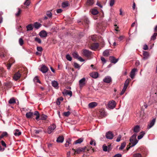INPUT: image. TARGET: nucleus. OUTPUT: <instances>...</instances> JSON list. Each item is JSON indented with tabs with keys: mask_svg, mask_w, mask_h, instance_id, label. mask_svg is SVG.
Listing matches in <instances>:
<instances>
[{
	"mask_svg": "<svg viewBox=\"0 0 157 157\" xmlns=\"http://www.w3.org/2000/svg\"><path fill=\"white\" fill-rule=\"evenodd\" d=\"M21 72L19 71L17 72L14 75L13 78L16 81L19 79L21 77Z\"/></svg>",
	"mask_w": 157,
	"mask_h": 157,
	"instance_id": "6",
	"label": "nucleus"
},
{
	"mask_svg": "<svg viewBox=\"0 0 157 157\" xmlns=\"http://www.w3.org/2000/svg\"><path fill=\"white\" fill-rule=\"evenodd\" d=\"M48 67L45 65H43L41 68L40 71L43 73H45L48 71Z\"/></svg>",
	"mask_w": 157,
	"mask_h": 157,
	"instance_id": "22",
	"label": "nucleus"
},
{
	"mask_svg": "<svg viewBox=\"0 0 157 157\" xmlns=\"http://www.w3.org/2000/svg\"><path fill=\"white\" fill-rule=\"evenodd\" d=\"M140 127L139 125L135 126L133 128V131L136 133H137L140 131Z\"/></svg>",
	"mask_w": 157,
	"mask_h": 157,
	"instance_id": "30",
	"label": "nucleus"
},
{
	"mask_svg": "<svg viewBox=\"0 0 157 157\" xmlns=\"http://www.w3.org/2000/svg\"><path fill=\"white\" fill-rule=\"evenodd\" d=\"M56 128V125L55 124H53L49 126L48 129V133L50 134L53 132V130Z\"/></svg>",
	"mask_w": 157,
	"mask_h": 157,
	"instance_id": "5",
	"label": "nucleus"
},
{
	"mask_svg": "<svg viewBox=\"0 0 157 157\" xmlns=\"http://www.w3.org/2000/svg\"><path fill=\"white\" fill-rule=\"evenodd\" d=\"M17 12L15 14V16L16 17H20L22 12V10L19 8H17Z\"/></svg>",
	"mask_w": 157,
	"mask_h": 157,
	"instance_id": "29",
	"label": "nucleus"
},
{
	"mask_svg": "<svg viewBox=\"0 0 157 157\" xmlns=\"http://www.w3.org/2000/svg\"><path fill=\"white\" fill-rule=\"evenodd\" d=\"M6 86L8 88H10L12 86V83L11 82H8L6 83Z\"/></svg>",
	"mask_w": 157,
	"mask_h": 157,
	"instance_id": "50",
	"label": "nucleus"
},
{
	"mask_svg": "<svg viewBox=\"0 0 157 157\" xmlns=\"http://www.w3.org/2000/svg\"><path fill=\"white\" fill-rule=\"evenodd\" d=\"M29 0H26L25 2H24V4L28 6L30 4V2L29 1Z\"/></svg>",
	"mask_w": 157,
	"mask_h": 157,
	"instance_id": "59",
	"label": "nucleus"
},
{
	"mask_svg": "<svg viewBox=\"0 0 157 157\" xmlns=\"http://www.w3.org/2000/svg\"><path fill=\"white\" fill-rule=\"evenodd\" d=\"M82 24H84L87 25L89 23V21L88 19L86 17H84V18L82 19Z\"/></svg>",
	"mask_w": 157,
	"mask_h": 157,
	"instance_id": "26",
	"label": "nucleus"
},
{
	"mask_svg": "<svg viewBox=\"0 0 157 157\" xmlns=\"http://www.w3.org/2000/svg\"><path fill=\"white\" fill-rule=\"evenodd\" d=\"M137 71V69L136 68L133 69L131 71L130 74V77L133 79L135 77V73Z\"/></svg>",
	"mask_w": 157,
	"mask_h": 157,
	"instance_id": "14",
	"label": "nucleus"
},
{
	"mask_svg": "<svg viewBox=\"0 0 157 157\" xmlns=\"http://www.w3.org/2000/svg\"><path fill=\"white\" fill-rule=\"evenodd\" d=\"M1 143L2 145L3 146L5 147H6V144L4 141L2 140L1 141Z\"/></svg>",
	"mask_w": 157,
	"mask_h": 157,
	"instance_id": "58",
	"label": "nucleus"
},
{
	"mask_svg": "<svg viewBox=\"0 0 157 157\" xmlns=\"http://www.w3.org/2000/svg\"><path fill=\"white\" fill-rule=\"evenodd\" d=\"M35 40L39 44H40L41 42V40L37 37H36L35 38Z\"/></svg>",
	"mask_w": 157,
	"mask_h": 157,
	"instance_id": "53",
	"label": "nucleus"
},
{
	"mask_svg": "<svg viewBox=\"0 0 157 157\" xmlns=\"http://www.w3.org/2000/svg\"><path fill=\"white\" fill-rule=\"evenodd\" d=\"M105 136L107 139L112 140L113 139L114 136L113 133L109 131L106 133Z\"/></svg>",
	"mask_w": 157,
	"mask_h": 157,
	"instance_id": "7",
	"label": "nucleus"
},
{
	"mask_svg": "<svg viewBox=\"0 0 157 157\" xmlns=\"http://www.w3.org/2000/svg\"><path fill=\"white\" fill-rule=\"evenodd\" d=\"M91 54V52L89 50H84L83 51V55L86 57L89 58L90 57Z\"/></svg>",
	"mask_w": 157,
	"mask_h": 157,
	"instance_id": "11",
	"label": "nucleus"
},
{
	"mask_svg": "<svg viewBox=\"0 0 157 157\" xmlns=\"http://www.w3.org/2000/svg\"><path fill=\"white\" fill-rule=\"evenodd\" d=\"M155 121V119H153L152 121H151L150 123L148 124L147 127V128L149 129L151 128L154 124Z\"/></svg>",
	"mask_w": 157,
	"mask_h": 157,
	"instance_id": "15",
	"label": "nucleus"
},
{
	"mask_svg": "<svg viewBox=\"0 0 157 157\" xmlns=\"http://www.w3.org/2000/svg\"><path fill=\"white\" fill-rule=\"evenodd\" d=\"M33 25L35 28L36 29H38L42 25L40 23L37 22H36L34 23Z\"/></svg>",
	"mask_w": 157,
	"mask_h": 157,
	"instance_id": "25",
	"label": "nucleus"
},
{
	"mask_svg": "<svg viewBox=\"0 0 157 157\" xmlns=\"http://www.w3.org/2000/svg\"><path fill=\"white\" fill-rule=\"evenodd\" d=\"M66 58L69 61H71L72 60V58L69 55H67L66 56Z\"/></svg>",
	"mask_w": 157,
	"mask_h": 157,
	"instance_id": "52",
	"label": "nucleus"
},
{
	"mask_svg": "<svg viewBox=\"0 0 157 157\" xmlns=\"http://www.w3.org/2000/svg\"><path fill=\"white\" fill-rule=\"evenodd\" d=\"M157 35V33H155L153 35L151 36V40H154L156 39V36Z\"/></svg>",
	"mask_w": 157,
	"mask_h": 157,
	"instance_id": "51",
	"label": "nucleus"
},
{
	"mask_svg": "<svg viewBox=\"0 0 157 157\" xmlns=\"http://www.w3.org/2000/svg\"><path fill=\"white\" fill-rule=\"evenodd\" d=\"M70 114V113L69 111L64 112L63 113V115L66 117H68Z\"/></svg>",
	"mask_w": 157,
	"mask_h": 157,
	"instance_id": "45",
	"label": "nucleus"
},
{
	"mask_svg": "<svg viewBox=\"0 0 157 157\" xmlns=\"http://www.w3.org/2000/svg\"><path fill=\"white\" fill-rule=\"evenodd\" d=\"M86 79L83 78L79 81V85L80 88L82 87L85 85Z\"/></svg>",
	"mask_w": 157,
	"mask_h": 157,
	"instance_id": "13",
	"label": "nucleus"
},
{
	"mask_svg": "<svg viewBox=\"0 0 157 157\" xmlns=\"http://www.w3.org/2000/svg\"><path fill=\"white\" fill-rule=\"evenodd\" d=\"M101 60L102 62L103 63H105L106 62V61L104 58L103 57H101Z\"/></svg>",
	"mask_w": 157,
	"mask_h": 157,
	"instance_id": "63",
	"label": "nucleus"
},
{
	"mask_svg": "<svg viewBox=\"0 0 157 157\" xmlns=\"http://www.w3.org/2000/svg\"><path fill=\"white\" fill-rule=\"evenodd\" d=\"M100 17H104V13L103 10H99V16Z\"/></svg>",
	"mask_w": 157,
	"mask_h": 157,
	"instance_id": "38",
	"label": "nucleus"
},
{
	"mask_svg": "<svg viewBox=\"0 0 157 157\" xmlns=\"http://www.w3.org/2000/svg\"><path fill=\"white\" fill-rule=\"evenodd\" d=\"M115 2V0H110L109 5L110 6H113Z\"/></svg>",
	"mask_w": 157,
	"mask_h": 157,
	"instance_id": "48",
	"label": "nucleus"
},
{
	"mask_svg": "<svg viewBox=\"0 0 157 157\" xmlns=\"http://www.w3.org/2000/svg\"><path fill=\"white\" fill-rule=\"evenodd\" d=\"M98 105V103L96 102H91L90 103L88 104L89 107L90 108L92 109L96 106Z\"/></svg>",
	"mask_w": 157,
	"mask_h": 157,
	"instance_id": "19",
	"label": "nucleus"
},
{
	"mask_svg": "<svg viewBox=\"0 0 157 157\" xmlns=\"http://www.w3.org/2000/svg\"><path fill=\"white\" fill-rule=\"evenodd\" d=\"M34 80L35 81H36L37 82L40 83V82L38 79V77L37 76L35 77L34 79Z\"/></svg>",
	"mask_w": 157,
	"mask_h": 157,
	"instance_id": "54",
	"label": "nucleus"
},
{
	"mask_svg": "<svg viewBox=\"0 0 157 157\" xmlns=\"http://www.w3.org/2000/svg\"><path fill=\"white\" fill-rule=\"evenodd\" d=\"M107 115V113L105 112L104 109H101L99 111V118H102L105 117Z\"/></svg>",
	"mask_w": 157,
	"mask_h": 157,
	"instance_id": "3",
	"label": "nucleus"
},
{
	"mask_svg": "<svg viewBox=\"0 0 157 157\" xmlns=\"http://www.w3.org/2000/svg\"><path fill=\"white\" fill-rule=\"evenodd\" d=\"M145 134V132L142 131L140 133V134L137 137V138L139 140L141 139L144 136V135Z\"/></svg>",
	"mask_w": 157,
	"mask_h": 157,
	"instance_id": "35",
	"label": "nucleus"
},
{
	"mask_svg": "<svg viewBox=\"0 0 157 157\" xmlns=\"http://www.w3.org/2000/svg\"><path fill=\"white\" fill-rule=\"evenodd\" d=\"M141 155L139 153L134 154L133 155V157H141Z\"/></svg>",
	"mask_w": 157,
	"mask_h": 157,
	"instance_id": "47",
	"label": "nucleus"
},
{
	"mask_svg": "<svg viewBox=\"0 0 157 157\" xmlns=\"http://www.w3.org/2000/svg\"><path fill=\"white\" fill-rule=\"evenodd\" d=\"M64 138L62 136H59L58 137L56 141L58 143H62L64 140Z\"/></svg>",
	"mask_w": 157,
	"mask_h": 157,
	"instance_id": "24",
	"label": "nucleus"
},
{
	"mask_svg": "<svg viewBox=\"0 0 157 157\" xmlns=\"http://www.w3.org/2000/svg\"><path fill=\"white\" fill-rule=\"evenodd\" d=\"M136 134H134L130 138V141L131 143L130 144V147H133L138 142V141L136 139Z\"/></svg>",
	"mask_w": 157,
	"mask_h": 157,
	"instance_id": "2",
	"label": "nucleus"
},
{
	"mask_svg": "<svg viewBox=\"0 0 157 157\" xmlns=\"http://www.w3.org/2000/svg\"><path fill=\"white\" fill-rule=\"evenodd\" d=\"M47 116L44 114H42L40 115V119L41 120H45L47 119Z\"/></svg>",
	"mask_w": 157,
	"mask_h": 157,
	"instance_id": "42",
	"label": "nucleus"
},
{
	"mask_svg": "<svg viewBox=\"0 0 157 157\" xmlns=\"http://www.w3.org/2000/svg\"><path fill=\"white\" fill-rule=\"evenodd\" d=\"M103 55L105 56H108L109 55V50H106L103 53Z\"/></svg>",
	"mask_w": 157,
	"mask_h": 157,
	"instance_id": "39",
	"label": "nucleus"
},
{
	"mask_svg": "<svg viewBox=\"0 0 157 157\" xmlns=\"http://www.w3.org/2000/svg\"><path fill=\"white\" fill-rule=\"evenodd\" d=\"M103 81L105 82L109 83L112 81V79L110 77L107 76L104 79Z\"/></svg>",
	"mask_w": 157,
	"mask_h": 157,
	"instance_id": "17",
	"label": "nucleus"
},
{
	"mask_svg": "<svg viewBox=\"0 0 157 157\" xmlns=\"http://www.w3.org/2000/svg\"><path fill=\"white\" fill-rule=\"evenodd\" d=\"M74 67L75 68H79L80 67L79 65L76 63H74Z\"/></svg>",
	"mask_w": 157,
	"mask_h": 157,
	"instance_id": "62",
	"label": "nucleus"
},
{
	"mask_svg": "<svg viewBox=\"0 0 157 157\" xmlns=\"http://www.w3.org/2000/svg\"><path fill=\"white\" fill-rule=\"evenodd\" d=\"M83 141V139L82 138H80L77 140L75 141L74 143L75 144H80Z\"/></svg>",
	"mask_w": 157,
	"mask_h": 157,
	"instance_id": "37",
	"label": "nucleus"
},
{
	"mask_svg": "<svg viewBox=\"0 0 157 157\" xmlns=\"http://www.w3.org/2000/svg\"><path fill=\"white\" fill-rule=\"evenodd\" d=\"M37 49L39 52H41L43 51V48L41 47H37Z\"/></svg>",
	"mask_w": 157,
	"mask_h": 157,
	"instance_id": "60",
	"label": "nucleus"
},
{
	"mask_svg": "<svg viewBox=\"0 0 157 157\" xmlns=\"http://www.w3.org/2000/svg\"><path fill=\"white\" fill-rule=\"evenodd\" d=\"M47 15L49 17H51L52 16V13L50 11H48L47 12Z\"/></svg>",
	"mask_w": 157,
	"mask_h": 157,
	"instance_id": "56",
	"label": "nucleus"
},
{
	"mask_svg": "<svg viewBox=\"0 0 157 157\" xmlns=\"http://www.w3.org/2000/svg\"><path fill=\"white\" fill-rule=\"evenodd\" d=\"M90 75L91 77L96 78L98 77V72H93L90 73Z\"/></svg>",
	"mask_w": 157,
	"mask_h": 157,
	"instance_id": "18",
	"label": "nucleus"
},
{
	"mask_svg": "<svg viewBox=\"0 0 157 157\" xmlns=\"http://www.w3.org/2000/svg\"><path fill=\"white\" fill-rule=\"evenodd\" d=\"M86 147H79L75 150V154H80L81 152L84 151L86 149Z\"/></svg>",
	"mask_w": 157,
	"mask_h": 157,
	"instance_id": "8",
	"label": "nucleus"
},
{
	"mask_svg": "<svg viewBox=\"0 0 157 157\" xmlns=\"http://www.w3.org/2000/svg\"><path fill=\"white\" fill-rule=\"evenodd\" d=\"M116 105L115 101L113 100H112L109 101L108 104V107L110 109H112L114 108Z\"/></svg>",
	"mask_w": 157,
	"mask_h": 157,
	"instance_id": "4",
	"label": "nucleus"
},
{
	"mask_svg": "<svg viewBox=\"0 0 157 157\" xmlns=\"http://www.w3.org/2000/svg\"><path fill=\"white\" fill-rule=\"evenodd\" d=\"M68 5V3L67 2H62V6L63 8H65Z\"/></svg>",
	"mask_w": 157,
	"mask_h": 157,
	"instance_id": "41",
	"label": "nucleus"
},
{
	"mask_svg": "<svg viewBox=\"0 0 157 157\" xmlns=\"http://www.w3.org/2000/svg\"><path fill=\"white\" fill-rule=\"evenodd\" d=\"M62 93L63 95L65 96L69 95L70 97H71L72 96V92L71 90H65Z\"/></svg>",
	"mask_w": 157,
	"mask_h": 157,
	"instance_id": "16",
	"label": "nucleus"
},
{
	"mask_svg": "<svg viewBox=\"0 0 157 157\" xmlns=\"http://www.w3.org/2000/svg\"><path fill=\"white\" fill-rule=\"evenodd\" d=\"M21 132L19 131V130L18 129H16L15 131L14 135L15 136H19L21 134Z\"/></svg>",
	"mask_w": 157,
	"mask_h": 157,
	"instance_id": "34",
	"label": "nucleus"
},
{
	"mask_svg": "<svg viewBox=\"0 0 157 157\" xmlns=\"http://www.w3.org/2000/svg\"><path fill=\"white\" fill-rule=\"evenodd\" d=\"M110 62L113 63H116L118 61V59H116L114 57L111 56L109 57Z\"/></svg>",
	"mask_w": 157,
	"mask_h": 157,
	"instance_id": "21",
	"label": "nucleus"
},
{
	"mask_svg": "<svg viewBox=\"0 0 157 157\" xmlns=\"http://www.w3.org/2000/svg\"><path fill=\"white\" fill-rule=\"evenodd\" d=\"M91 13L93 15H97L98 14V11L97 9L94 8L92 10Z\"/></svg>",
	"mask_w": 157,
	"mask_h": 157,
	"instance_id": "33",
	"label": "nucleus"
},
{
	"mask_svg": "<svg viewBox=\"0 0 157 157\" xmlns=\"http://www.w3.org/2000/svg\"><path fill=\"white\" fill-rule=\"evenodd\" d=\"M105 45L104 42V41H102L100 43V44H99V47H100L102 48Z\"/></svg>",
	"mask_w": 157,
	"mask_h": 157,
	"instance_id": "55",
	"label": "nucleus"
},
{
	"mask_svg": "<svg viewBox=\"0 0 157 157\" xmlns=\"http://www.w3.org/2000/svg\"><path fill=\"white\" fill-rule=\"evenodd\" d=\"M19 42L20 45L22 46L24 44V41L21 38H20L19 39Z\"/></svg>",
	"mask_w": 157,
	"mask_h": 157,
	"instance_id": "49",
	"label": "nucleus"
},
{
	"mask_svg": "<svg viewBox=\"0 0 157 157\" xmlns=\"http://www.w3.org/2000/svg\"><path fill=\"white\" fill-rule=\"evenodd\" d=\"M7 51L4 49H0V56L1 57H5Z\"/></svg>",
	"mask_w": 157,
	"mask_h": 157,
	"instance_id": "12",
	"label": "nucleus"
},
{
	"mask_svg": "<svg viewBox=\"0 0 157 157\" xmlns=\"http://www.w3.org/2000/svg\"><path fill=\"white\" fill-rule=\"evenodd\" d=\"M26 28L27 31L32 30L33 29V27L32 24H30L26 26Z\"/></svg>",
	"mask_w": 157,
	"mask_h": 157,
	"instance_id": "32",
	"label": "nucleus"
},
{
	"mask_svg": "<svg viewBox=\"0 0 157 157\" xmlns=\"http://www.w3.org/2000/svg\"><path fill=\"white\" fill-rule=\"evenodd\" d=\"M5 75V72L3 68L0 67V76H3Z\"/></svg>",
	"mask_w": 157,
	"mask_h": 157,
	"instance_id": "27",
	"label": "nucleus"
},
{
	"mask_svg": "<svg viewBox=\"0 0 157 157\" xmlns=\"http://www.w3.org/2000/svg\"><path fill=\"white\" fill-rule=\"evenodd\" d=\"M143 55L144 56L143 59L145 60L148 58L149 54V53L145 51H143Z\"/></svg>",
	"mask_w": 157,
	"mask_h": 157,
	"instance_id": "23",
	"label": "nucleus"
},
{
	"mask_svg": "<svg viewBox=\"0 0 157 157\" xmlns=\"http://www.w3.org/2000/svg\"><path fill=\"white\" fill-rule=\"evenodd\" d=\"M42 130L41 129H38V130H34V132L35 134H37L39 133L42 132Z\"/></svg>",
	"mask_w": 157,
	"mask_h": 157,
	"instance_id": "46",
	"label": "nucleus"
},
{
	"mask_svg": "<svg viewBox=\"0 0 157 157\" xmlns=\"http://www.w3.org/2000/svg\"><path fill=\"white\" fill-rule=\"evenodd\" d=\"M89 40H92L94 42H95L97 39V36L93 35L92 36L89 37Z\"/></svg>",
	"mask_w": 157,
	"mask_h": 157,
	"instance_id": "28",
	"label": "nucleus"
},
{
	"mask_svg": "<svg viewBox=\"0 0 157 157\" xmlns=\"http://www.w3.org/2000/svg\"><path fill=\"white\" fill-rule=\"evenodd\" d=\"M121 136L120 135H119L118 136L116 140V141L117 142H119L121 140Z\"/></svg>",
	"mask_w": 157,
	"mask_h": 157,
	"instance_id": "61",
	"label": "nucleus"
},
{
	"mask_svg": "<svg viewBox=\"0 0 157 157\" xmlns=\"http://www.w3.org/2000/svg\"><path fill=\"white\" fill-rule=\"evenodd\" d=\"M39 35L41 37H46L47 36V33L45 31L42 30L40 33Z\"/></svg>",
	"mask_w": 157,
	"mask_h": 157,
	"instance_id": "20",
	"label": "nucleus"
},
{
	"mask_svg": "<svg viewBox=\"0 0 157 157\" xmlns=\"http://www.w3.org/2000/svg\"><path fill=\"white\" fill-rule=\"evenodd\" d=\"M8 134L6 132H3L2 134L0 136L1 138V139L3 138L4 137L7 136Z\"/></svg>",
	"mask_w": 157,
	"mask_h": 157,
	"instance_id": "40",
	"label": "nucleus"
},
{
	"mask_svg": "<svg viewBox=\"0 0 157 157\" xmlns=\"http://www.w3.org/2000/svg\"><path fill=\"white\" fill-rule=\"evenodd\" d=\"M16 102L15 101L14 98H11L10 99L9 101V103L10 104H13Z\"/></svg>",
	"mask_w": 157,
	"mask_h": 157,
	"instance_id": "44",
	"label": "nucleus"
},
{
	"mask_svg": "<svg viewBox=\"0 0 157 157\" xmlns=\"http://www.w3.org/2000/svg\"><path fill=\"white\" fill-rule=\"evenodd\" d=\"M94 3V0H87L86 4L88 6L92 5Z\"/></svg>",
	"mask_w": 157,
	"mask_h": 157,
	"instance_id": "36",
	"label": "nucleus"
},
{
	"mask_svg": "<svg viewBox=\"0 0 157 157\" xmlns=\"http://www.w3.org/2000/svg\"><path fill=\"white\" fill-rule=\"evenodd\" d=\"M103 150L105 151H107L108 150V149H107V147L104 145L103 146Z\"/></svg>",
	"mask_w": 157,
	"mask_h": 157,
	"instance_id": "57",
	"label": "nucleus"
},
{
	"mask_svg": "<svg viewBox=\"0 0 157 157\" xmlns=\"http://www.w3.org/2000/svg\"><path fill=\"white\" fill-rule=\"evenodd\" d=\"M52 86L55 88H58V83L56 81H52Z\"/></svg>",
	"mask_w": 157,
	"mask_h": 157,
	"instance_id": "31",
	"label": "nucleus"
},
{
	"mask_svg": "<svg viewBox=\"0 0 157 157\" xmlns=\"http://www.w3.org/2000/svg\"><path fill=\"white\" fill-rule=\"evenodd\" d=\"M122 156L120 154H117L115 155L113 157H121Z\"/></svg>",
	"mask_w": 157,
	"mask_h": 157,
	"instance_id": "64",
	"label": "nucleus"
},
{
	"mask_svg": "<svg viewBox=\"0 0 157 157\" xmlns=\"http://www.w3.org/2000/svg\"><path fill=\"white\" fill-rule=\"evenodd\" d=\"M33 115L36 116V119L37 120H39L40 114L39 112L37 111H35L34 113L31 112L27 113L26 114V116L27 118H32V117L33 116Z\"/></svg>",
	"mask_w": 157,
	"mask_h": 157,
	"instance_id": "1",
	"label": "nucleus"
},
{
	"mask_svg": "<svg viewBox=\"0 0 157 157\" xmlns=\"http://www.w3.org/2000/svg\"><path fill=\"white\" fill-rule=\"evenodd\" d=\"M90 48L91 49L95 50L98 48V43H93L90 44Z\"/></svg>",
	"mask_w": 157,
	"mask_h": 157,
	"instance_id": "9",
	"label": "nucleus"
},
{
	"mask_svg": "<svg viewBox=\"0 0 157 157\" xmlns=\"http://www.w3.org/2000/svg\"><path fill=\"white\" fill-rule=\"evenodd\" d=\"M73 57L81 62H83L84 60L80 56H79L77 52H74L72 53Z\"/></svg>",
	"mask_w": 157,
	"mask_h": 157,
	"instance_id": "10",
	"label": "nucleus"
},
{
	"mask_svg": "<svg viewBox=\"0 0 157 157\" xmlns=\"http://www.w3.org/2000/svg\"><path fill=\"white\" fill-rule=\"evenodd\" d=\"M126 145V143L125 142H124L122 143L121 144V147H119V150H122L125 147Z\"/></svg>",
	"mask_w": 157,
	"mask_h": 157,
	"instance_id": "43",
	"label": "nucleus"
}]
</instances>
